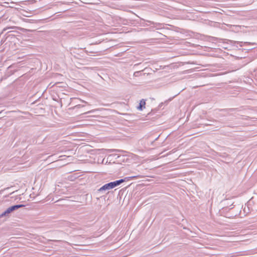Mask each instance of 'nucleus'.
Wrapping results in <instances>:
<instances>
[{
    "mask_svg": "<svg viewBox=\"0 0 257 257\" xmlns=\"http://www.w3.org/2000/svg\"><path fill=\"white\" fill-rule=\"evenodd\" d=\"M210 49H215V45L213 44H215L218 47H221L223 48L226 49L227 47L223 46L225 43L226 44H230L231 45H234L235 44H238L240 47H242L244 46H248L250 45H253L254 43H251L250 42H239V41H234L232 40H227V39H218L217 38L210 37Z\"/></svg>",
    "mask_w": 257,
    "mask_h": 257,
    "instance_id": "1",
    "label": "nucleus"
},
{
    "mask_svg": "<svg viewBox=\"0 0 257 257\" xmlns=\"http://www.w3.org/2000/svg\"><path fill=\"white\" fill-rule=\"evenodd\" d=\"M124 180L120 179L119 180H117L113 182H110L107 184H105L102 187H101L99 189V191L108 190L110 189H112L116 187V186L119 185L120 183L123 182Z\"/></svg>",
    "mask_w": 257,
    "mask_h": 257,
    "instance_id": "2",
    "label": "nucleus"
},
{
    "mask_svg": "<svg viewBox=\"0 0 257 257\" xmlns=\"http://www.w3.org/2000/svg\"><path fill=\"white\" fill-rule=\"evenodd\" d=\"M221 204L222 205H224V206L223 207L221 210H220V213H222L224 210H227V209H231L233 208V207H231L233 205V202H232V199H225L221 201Z\"/></svg>",
    "mask_w": 257,
    "mask_h": 257,
    "instance_id": "3",
    "label": "nucleus"
},
{
    "mask_svg": "<svg viewBox=\"0 0 257 257\" xmlns=\"http://www.w3.org/2000/svg\"><path fill=\"white\" fill-rule=\"evenodd\" d=\"M145 105H146L145 100L144 99L141 100L140 102V104L138 107V109L139 110H142L143 107H145Z\"/></svg>",
    "mask_w": 257,
    "mask_h": 257,
    "instance_id": "4",
    "label": "nucleus"
},
{
    "mask_svg": "<svg viewBox=\"0 0 257 257\" xmlns=\"http://www.w3.org/2000/svg\"><path fill=\"white\" fill-rule=\"evenodd\" d=\"M227 26L229 27L230 30L232 31H235V30H237V29L239 27L238 26L231 25H227Z\"/></svg>",
    "mask_w": 257,
    "mask_h": 257,
    "instance_id": "5",
    "label": "nucleus"
},
{
    "mask_svg": "<svg viewBox=\"0 0 257 257\" xmlns=\"http://www.w3.org/2000/svg\"><path fill=\"white\" fill-rule=\"evenodd\" d=\"M25 206L24 205H23V204H21V205H14V206H11L13 211L15 210V209H18L19 208H21V207H24Z\"/></svg>",
    "mask_w": 257,
    "mask_h": 257,
    "instance_id": "6",
    "label": "nucleus"
},
{
    "mask_svg": "<svg viewBox=\"0 0 257 257\" xmlns=\"http://www.w3.org/2000/svg\"><path fill=\"white\" fill-rule=\"evenodd\" d=\"M213 250V248L211 247H210V255L213 256L214 255H216V254H218V253H216L214 251H212Z\"/></svg>",
    "mask_w": 257,
    "mask_h": 257,
    "instance_id": "7",
    "label": "nucleus"
},
{
    "mask_svg": "<svg viewBox=\"0 0 257 257\" xmlns=\"http://www.w3.org/2000/svg\"><path fill=\"white\" fill-rule=\"evenodd\" d=\"M13 211L12 207L8 208L7 210L4 212V214L10 213Z\"/></svg>",
    "mask_w": 257,
    "mask_h": 257,
    "instance_id": "8",
    "label": "nucleus"
},
{
    "mask_svg": "<svg viewBox=\"0 0 257 257\" xmlns=\"http://www.w3.org/2000/svg\"><path fill=\"white\" fill-rule=\"evenodd\" d=\"M215 24H215V22H212V21H211H211H210V24H209V26H215Z\"/></svg>",
    "mask_w": 257,
    "mask_h": 257,
    "instance_id": "9",
    "label": "nucleus"
},
{
    "mask_svg": "<svg viewBox=\"0 0 257 257\" xmlns=\"http://www.w3.org/2000/svg\"><path fill=\"white\" fill-rule=\"evenodd\" d=\"M209 70L210 71H214V69L213 68V66L212 65H210V68H209Z\"/></svg>",
    "mask_w": 257,
    "mask_h": 257,
    "instance_id": "10",
    "label": "nucleus"
},
{
    "mask_svg": "<svg viewBox=\"0 0 257 257\" xmlns=\"http://www.w3.org/2000/svg\"><path fill=\"white\" fill-rule=\"evenodd\" d=\"M219 75L218 73H217V74H211V73H210L209 76H210V77H212V76H215L216 75Z\"/></svg>",
    "mask_w": 257,
    "mask_h": 257,
    "instance_id": "11",
    "label": "nucleus"
},
{
    "mask_svg": "<svg viewBox=\"0 0 257 257\" xmlns=\"http://www.w3.org/2000/svg\"><path fill=\"white\" fill-rule=\"evenodd\" d=\"M211 121H211V119H210V124H209V125H210V126L213 125V124L210 123V122H211Z\"/></svg>",
    "mask_w": 257,
    "mask_h": 257,
    "instance_id": "12",
    "label": "nucleus"
},
{
    "mask_svg": "<svg viewBox=\"0 0 257 257\" xmlns=\"http://www.w3.org/2000/svg\"><path fill=\"white\" fill-rule=\"evenodd\" d=\"M212 12H213V13H214V12H216V11H211L210 10V11H209L210 14Z\"/></svg>",
    "mask_w": 257,
    "mask_h": 257,
    "instance_id": "13",
    "label": "nucleus"
},
{
    "mask_svg": "<svg viewBox=\"0 0 257 257\" xmlns=\"http://www.w3.org/2000/svg\"><path fill=\"white\" fill-rule=\"evenodd\" d=\"M211 151L210 150V152H209L210 154H211Z\"/></svg>",
    "mask_w": 257,
    "mask_h": 257,
    "instance_id": "14",
    "label": "nucleus"
}]
</instances>
